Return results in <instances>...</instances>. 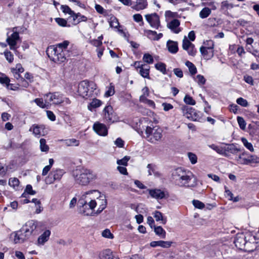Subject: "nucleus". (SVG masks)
Returning a JSON list of instances; mask_svg holds the SVG:
<instances>
[{"label": "nucleus", "instance_id": "f257e3e1", "mask_svg": "<svg viewBox=\"0 0 259 259\" xmlns=\"http://www.w3.org/2000/svg\"><path fill=\"white\" fill-rule=\"evenodd\" d=\"M80 211L84 215H94L100 213L107 206V200L105 195L97 190L83 192L78 200Z\"/></svg>", "mask_w": 259, "mask_h": 259}, {"label": "nucleus", "instance_id": "f03ea898", "mask_svg": "<svg viewBox=\"0 0 259 259\" xmlns=\"http://www.w3.org/2000/svg\"><path fill=\"white\" fill-rule=\"evenodd\" d=\"M69 44L68 41L65 40L56 46H52L48 47L46 51L48 57L55 63L64 62L67 57L69 56V52L67 50Z\"/></svg>", "mask_w": 259, "mask_h": 259}, {"label": "nucleus", "instance_id": "7ed1b4c3", "mask_svg": "<svg viewBox=\"0 0 259 259\" xmlns=\"http://www.w3.org/2000/svg\"><path fill=\"white\" fill-rule=\"evenodd\" d=\"M72 176L75 182L81 186H87L97 179V175L93 170L83 167L73 171Z\"/></svg>", "mask_w": 259, "mask_h": 259}, {"label": "nucleus", "instance_id": "20e7f679", "mask_svg": "<svg viewBox=\"0 0 259 259\" xmlns=\"http://www.w3.org/2000/svg\"><path fill=\"white\" fill-rule=\"evenodd\" d=\"M171 176L176 185L180 187H189L192 186L190 183L193 178V175L189 170L178 167L173 170Z\"/></svg>", "mask_w": 259, "mask_h": 259}, {"label": "nucleus", "instance_id": "39448f33", "mask_svg": "<svg viewBox=\"0 0 259 259\" xmlns=\"http://www.w3.org/2000/svg\"><path fill=\"white\" fill-rule=\"evenodd\" d=\"M96 88L97 85L93 81L84 80L78 83L77 92L79 96L88 99L92 96Z\"/></svg>", "mask_w": 259, "mask_h": 259}, {"label": "nucleus", "instance_id": "423d86ee", "mask_svg": "<svg viewBox=\"0 0 259 259\" xmlns=\"http://www.w3.org/2000/svg\"><path fill=\"white\" fill-rule=\"evenodd\" d=\"M163 130L158 126H147L145 130V138L152 144H156L160 141L163 136Z\"/></svg>", "mask_w": 259, "mask_h": 259}, {"label": "nucleus", "instance_id": "0eeeda50", "mask_svg": "<svg viewBox=\"0 0 259 259\" xmlns=\"http://www.w3.org/2000/svg\"><path fill=\"white\" fill-rule=\"evenodd\" d=\"M44 99L46 102H52L53 104L59 105L64 104L68 105L71 103V101L69 98L65 97L63 94L59 92H55L53 93H49L44 96Z\"/></svg>", "mask_w": 259, "mask_h": 259}, {"label": "nucleus", "instance_id": "6e6552de", "mask_svg": "<svg viewBox=\"0 0 259 259\" xmlns=\"http://www.w3.org/2000/svg\"><path fill=\"white\" fill-rule=\"evenodd\" d=\"M235 159L239 164L251 165L259 163V157L257 156L252 155L246 151L236 156Z\"/></svg>", "mask_w": 259, "mask_h": 259}, {"label": "nucleus", "instance_id": "1a4fd4ad", "mask_svg": "<svg viewBox=\"0 0 259 259\" xmlns=\"http://www.w3.org/2000/svg\"><path fill=\"white\" fill-rule=\"evenodd\" d=\"M145 18L152 28L158 29L160 27V18L156 13L146 14L145 15Z\"/></svg>", "mask_w": 259, "mask_h": 259}, {"label": "nucleus", "instance_id": "9d476101", "mask_svg": "<svg viewBox=\"0 0 259 259\" xmlns=\"http://www.w3.org/2000/svg\"><path fill=\"white\" fill-rule=\"evenodd\" d=\"M64 174L65 171L63 169H56L52 170L46 177L45 179L46 183L51 184L55 181H59Z\"/></svg>", "mask_w": 259, "mask_h": 259}, {"label": "nucleus", "instance_id": "9b49d317", "mask_svg": "<svg viewBox=\"0 0 259 259\" xmlns=\"http://www.w3.org/2000/svg\"><path fill=\"white\" fill-rule=\"evenodd\" d=\"M259 249V241L254 236H250L246 240L244 251L246 252H252Z\"/></svg>", "mask_w": 259, "mask_h": 259}, {"label": "nucleus", "instance_id": "f8f14e48", "mask_svg": "<svg viewBox=\"0 0 259 259\" xmlns=\"http://www.w3.org/2000/svg\"><path fill=\"white\" fill-rule=\"evenodd\" d=\"M183 115L188 119L192 120H196L197 118V114L194 109L192 107L183 105L181 107Z\"/></svg>", "mask_w": 259, "mask_h": 259}, {"label": "nucleus", "instance_id": "ddd939ff", "mask_svg": "<svg viewBox=\"0 0 259 259\" xmlns=\"http://www.w3.org/2000/svg\"><path fill=\"white\" fill-rule=\"evenodd\" d=\"M182 48L187 52L189 55L194 56L196 55L197 51L195 48V46L188 39L186 36L183 38Z\"/></svg>", "mask_w": 259, "mask_h": 259}, {"label": "nucleus", "instance_id": "4468645a", "mask_svg": "<svg viewBox=\"0 0 259 259\" xmlns=\"http://www.w3.org/2000/svg\"><path fill=\"white\" fill-rule=\"evenodd\" d=\"M15 29L16 27L13 28V33L7 38V42L10 46V49L13 50H15L17 40L20 39L19 33L15 30Z\"/></svg>", "mask_w": 259, "mask_h": 259}, {"label": "nucleus", "instance_id": "2eb2a0df", "mask_svg": "<svg viewBox=\"0 0 259 259\" xmlns=\"http://www.w3.org/2000/svg\"><path fill=\"white\" fill-rule=\"evenodd\" d=\"M13 235H14V241L15 243H22L30 237L24 231H22V228L12 234Z\"/></svg>", "mask_w": 259, "mask_h": 259}, {"label": "nucleus", "instance_id": "dca6fc26", "mask_svg": "<svg viewBox=\"0 0 259 259\" xmlns=\"http://www.w3.org/2000/svg\"><path fill=\"white\" fill-rule=\"evenodd\" d=\"M94 131L99 135L106 136L108 134V129L106 126L99 122H96L93 126Z\"/></svg>", "mask_w": 259, "mask_h": 259}, {"label": "nucleus", "instance_id": "f3484780", "mask_svg": "<svg viewBox=\"0 0 259 259\" xmlns=\"http://www.w3.org/2000/svg\"><path fill=\"white\" fill-rule=\"evenodd\" d=\"M246 241V237L243 234H238L236 236L234 243L236 247L239 249L243 250L245 248Z\"/></svg>", "mask_w": 259, "mask_h": 259}, {"label": "nucleus", "instance_id": "a211bd4d", "mask_svg": "<svg viewBox=\"0 0 259 259\" xmlns=\"http://www.w3.org/2000/svg\"><path fill=\"white\" fill-rule=\"evenodd\" d=\"M37 227V222L31 220L27 222L24 226L22 227V231H24L29 236L33 234Z\"/></svg>", "mask_w": 259, "mask_h": 259}, {"label": "nucleus", "instance_id": "6ab92c4d", "mask_svg": "<svg viewBox=\"0 0 259 259\" xmlns=\"http://www.w3.org/2000/svg\"><path fill=\"white\" fill-rule=\"evenodd\" d=\"M180 25V21L178 19H174L167 24V27L174 33H179L181 31Z\"/></svg>", "mask_w": 259, "mask_h": 259}, {"label": "nucleus", "instance_id": "aec40b11", "mask_svg": "<svg viewBox=\"0 0 259 259\" xmlns=\"http://www.w3.org/2000/svg\"><path fill=\"white\" fill-rule=\"evenodd\" d=\"M172 242L163 240L153 241L150 242V245L152 247L160 246L162 248H169L171 246Z\"/></svg>", "mask_w": 259, "mask_h": 259}, {"label": "nucleus", "instance_id": "412c9836", "mask_svg": "<svg viewBox=\"0 0 259 259\" xmlns=\"http://www.w3.org/2000/svg\"><path fill=\"white\" fill-rule=\"evenodd\" d=\"M149 193L152 198L156 199H161L165 197L164 192L160 189L149 190Z\"/></svg>", "mask_w": 259, "mask_h": 259}, {"label": "nucleus", "instance_id": "4be33fe9", "mask_svg": "<svg viewBox=\"0 0 259 259\" xmlns=\"http://www.w3.org/2000/svg\"><path fill=\"white\" fill-rule=\"evenodd\" d=\"M200 52L206 60L210 59L214 55L213 50L208 49L207 48L203 47V46L200 48Z\"/></svg>", "mask_w": 259, "mask_h": 259}, {"label": "nucleus", "instance_id": "5701e85b", "mask_svg": "<svg viewBox=\"0 0 259 259\" xmlns=\"http://www.w3.org/2000/svg\"><path fill=\"white\" fill-rule=\"evenodd\" d=\"M225 154L227 156V152H230L233 154H236L241 151L240 149L238 148L234 144H228L227 146L224 148Z\"/></svg>", "mask_w": 259, "mask_h": 259}, {"label": "nucleus", "instance_id": "b1692460", "mask_svg": "<svg viewBox=\"0 0 259 259\" xmlns=\"http://www.w3.org/2000/svg\"><path fill=\"white\" fill-rule=\"evenodd\" d=\"M166 46L168 51L172 54H176L178 51V45L177 41L168 40Z\"/></svg>", "mask_w": 259, "mask_h": 259}, {"label": "nucleus", "instance_id": "393cba45", "mask_svg": "<svg viewBox=\"0 0 259 259\" xmlns=\"http://www.w3.org/2000/svg\"><path fill=\"white\" fill-rule=\"evenodd\" d=\"M146 0H139L136 2V4L132 6V8L137 11L146 9L147 7Z\"/></svg>", "mask_w": 259, "mask_h": 259}, {"label": "nucleus", "instance_id": "a878e982", "mask_svg": "<svg viewBox=\"0 0 259 259\" xmlns=\"http://www.w3.org/2000/svg\"><path fill=\"white\" fill-rule=\"evenodd\" d=\"M112 108L111 106H107L104 109L103 112L104 114V118L106 121L109 122H113L112 119Z\"/></svg>", "mask_w": 259, "mask_h": 259}, {"label": "nucleus", "instance_id": "bb28decb", "mask_svg": "<svg viewBox=\"0 0 259 259\" xmlns=\"http://www.w3.org/2000/svg\"><path fill=\"white\" fill-rule=\"evenodd\" d=\"M101 259H119L117 256L113 254L110 249L103 250L100 254Z\"/></svg>", "mask_w": 259, "mask_h": 259}, {"label": "nucleus", "instance_id": "cd10ccee", "mask_svg": "<svg viewBox=\"0 0 259 259\" xmlns=\"http://www.w3.org/2000/svg\"><path fill=\"white\" fill-rule=\"evenodd\" d=\"M51 234V232L49 230L45 231L38 238V243L40 244H44L47 241L49 238Z\"/></svg>", "mask_w": 259, "mask_h": 259}, {"label": "nucleus", "instance_id": "c85d7f7f", "mask_svg": "<svg viewBox=\"0 0 259 259\" xmlns=\"http://www.w3.org/2000/svg\"><path fill=\"white\" fill-rule=\"evenodd\" d=\"M150 66L148 65L145 64L139 70V73L143 77L146 78H150L149 71Z\"/></svg>", "mask_w": 259, "mask_h": 259}, {"label": "nucleus", "instance_id": "c756f323", "mask_svg": "<svg viewBox=\"0 0 259 259\" xmlns=\"http://www.w3.org/2000/svg\"><path fill=\"white\" fill-rule=\"evenodd\" d=\"M42 126L37 124H33L29 129L30 132H32L35 136H39L41 135V131L43 130Z\"/></svg>", "mask_w": 259, "mask_h": 259}, {"label": "nucleus", "instance_id": "7c9ffc66", "mask_svg": "<svg viewBox=\"0 0 259 259\" xmlns=\"http://www.w3.org/2000/svg\"><path fill=\"white\" fill-rule=\"evenodd\" d=\"M102 105V101L97 99H94L88 106L89 110L92 111L93 109L97 108Z\"/></svg>", "mask_w": 259, "mask_h": 259}, {"label": "nucleus", "instance_id": "2f4dec72", "mask_svg": "<svg viewBox=\"0 0 259 259\" xmlns=\"http://www.w3.org/2000/svg\"><path fill=\"white\" fill-rule=\"evenodd\" d=\"M62 141L66 146H78L79 144V141L75 139L62 140Z\"/></svg>", "mask_w": 259, "mask_h": 259}, {"label": "nucleus", "instance_id": "473e14b6", "mask_svg": "<svg viewBox=\"0 0 259 259\" xmlns=\"http://www.w3.org/2000/svg\"><path fill=\"white\" fill-rule=\"evenodd\" d=\"M154 232L161 238L164 239L166 237V232L161 226H154Z\"/></svg>", "mask_w": 259, "mask_h": 259}, {"label": "nucleus", "instance_id": "72a5a7b5", "mask_svg": "<svg viewBox=\"0 0 259 259\" xmlns=\"http://www.w3.org/2000/svg\"><path fill=\"white\" fill-rule=\"evenodd\" d=\"M39 148L41 152L47 153L49 151V146L47 144L46 140L41 138L39 140Z\"/></svg>", "mask_w": 259, "mask_h": 259}, {"label": "nucleus", "instance_id": "f704fd0d", "mask_svg": "<svg viewBox=\"0 0 259 259\" xmlns=\"http://www.w3.org/2000/svg\"><path fill=\"white\" fill-rule=\"evenodd\" d=\"M37 106L41 108H48L49 106V102H44L42 98H36L33 101ZM45 101H46L45 100Z\"/></svg>", "mask_w": 259, "mask_h": 259}, {"label": "nucleus", "instance_id": "c9c22d12", "mask_svg": "<svg viewBox=\"0 0 259 259\" xmlns=\"http://www.w3.org/2000/svg\"><path fill=\"white\" fill-rule=\"evenodd\" d=\"M225 195L230 200H232L234 202H238L239 201V197L238 196L233 197V193L229 190L227 189L226 187H225Z\"/></svg>", "mask_w": 259, "mask_h": 259}, {"label": "nucleus", "instance_id": "e433bc0d", "mask_svg": "<svg viewBox=\"0 0 259 259\" xmlns=\"http://www.w3.org/2000/svg\"><path fill=\"white\" fill-rule=\"evenodd\" d=\"M145 34L150 39L156 40L157 32L151 30H145Z\"/></svg>", "mask_w": 259, "mask_h": 259}, {"label": "nucleus", "instance_id": "4c0bfd02", "mask_svg": "<svg viewBox=\"0 0 259 259\" xmlns=\"http://www.w3.org/2000/svg\"><path fill=\"white\" fill-rule=\"evenodd\" d=\"M185 65L189 68V71L191 75H193L196 73L197 69L192 62L187 61L186 62Z\"/></svg>", "mask_w": 259, "mask_h": 259}, {"label": "nucleus", "instance_id": "58836bf2", "mask_svg": "<svg viewBox=\"0 0 259 259\" xmlns=\"http://www.w3.org/2000/svg\"><path fill=\"white\" fill-rule=\"evenodd\" d=\"M241 141L242 142L244 147H245L250 152H253L254 151L252 144L251 143L249 142L245 138H241Z\"/></svg>", "mask_w": 259, "mask_h": 259}, {"label": "nucleus", "instance_id": "ea45409f", "mask_svg": "<svg viewBox=\"0 0 259 259\" xmlns=\"http://www.w3.org/2000/svg\"><path fill=\"white\" fill-rule=\"evenodd\" d=\"M155 67L157 70L160 71L163 74L166 73V65L164 63L161 62L156 63Z\"/></svg>", "mask_w": 259, "mask_h": 259}, {"label": "nucleus", "instance_id": "a19ab883", "mask_svg": "<svg viewBox=\"0 0 259 259\" xmlns=\"http://www.w3.org/2000/svg\"><path fill=\"white\" fill-rule=\"evenodd\" d=\"M154 217L156 221H161L162 223L163 224H165L166 223V219L163 218L162 213L160 211H156L154 213Z\"/></svg>", "mask_w": 259, "mask_h": 259}, {"label": "nucleus", "instance_id": "79ce46f5", "mask_svg": "<svg viewBox=\"0 0 259 259\" xmlns=\"http://www.w3.org/2000/svg\"><path fill=\"white\" fill-rule=\"evenodd\" d=\"M211 13V10L207 7L204 8L200 12L199 16L201 18L207 17Z\"/></svg>", "mask_w": 259, "mask_h": 259}, {"label": "nucleus", "instance_id": "37998d69", "mask_svg": "<svg viewBox=\"0 0 259 259\" xmlns=\"http://www.w3.org/2000/svg\"><path fill=\"white\" fill-rule=\"evenodd\" d=\"M10 80L9 78L5 74H3L2 76L0 77V82L2 84H5L7 88H9L10 86L13 85L12 84H10Z\"/></svg>", "mask_w": 259, "mask_h": 259}, {"label": "nucleus", "instance_id": "c03bdc74", "mask_svg": "<svg viewBox=\"0 0 259 259\" xmlns=\"http://www.w3.org/2000/svg\"><path fill=\"white\" fill-rule=\"evenodd\" d=\"M26 193L30 195H34L36 192L32 190V187L30 185H27L25 189L24 192L22 194V197H26Z\"/></svg>", "mask_w": 259, "mask_h": 259}, {"label": "nucleus", "instance_id": "a18cd8bd", "mask_svg": "<svg viewBox=\"0 0 259 259\" xmlns=\"http://www.w3.org/2000/svg\"><path fill=\"white\" fill-rule=\"evenodd\" d=\"M209 147L218 153L224 155L225 154L224 148L217 146L214 144L209 145Z\"/></svg>", "mask_w": 259, "mask_h": 259}, {"label": "nucleus", "instance_id": "49530a36", "mask_svg": "<svg viewBox=\"0 0 259 259\" xmlns=\"http://www.w3.org/2000/svg\"><path fill=\"white\" fill-rule=\"evenodd\" d=\"M234 5L227 1H224L221 3V9L223 10H227L232 9Z\"/></svg>", "mask_w": 259, "mask_h": 259}, {"label": "nucleus", "instance_id": "de8ad7c7", "mask_svg": "<svg viewBox=\"0 0 259 259\" xmlns=\"http://www.w3.org/2000/svg\"><path fill=\"white\" fill-rule=\"evenodd\" d=\"M130 159V157L128 156H125L121 159H118L117 160V164L120 165H123L125 166L127 165V162Z\"/></svg>", "mask_w": 259, "mask_h": 259}, {"label": "nucleus", "instance_id": "09e8293b", "mask_svg": "<svg viewBox=\"0 0 259 259\" xmlns=\"http://www.w3.org/2000/svg\"><path fill=\"white\" fill-rule=\"evenodd\" d=\"M134 20L139 23L140 26L144 25V21L143 20V17L142 15L140 14H136L133 15V16Z\"/></svg>", "mask_w": 259, "mask_h": 259}, {"label": "nucleus", "instance_id": "8fccbe9b", "mask_svg": "<svg viewBox=\"0 0 259 259\" xmlns=\"http://www.w3.org/2000/svg\"><path fill=\"white\" fill-rule=\"evenodd\" d=\"M9 184L11 187L15 188L19 186V181L17 178H11L9 179Z\"/></svg>", "mask_w": 259, "mask_h": 259}, {"label": "nucleus", "instance_id": "3c124183", "mask_svg": "<svg viewBox=\"0 0 259 259\" xmlns=\"http://www.w3.org/2000/svg\"><path fill=\"white\" fill-rule=\"evenodd\" d=\"M184 101L187 104L194 105L196 104L195 101L193 99L192 97L188 95H186L184 99Z\"/></svg>", "mask_w": 259, "mask_h": 259}, {"label": "nucleus", "instance_id": "603ef678", "mask_svg": "<svg viewBox=\"0 0 259 259\" xmlns=\"http://www.w3.org/2000/svg\"><path fill=\"white\" fill-rule=\"evenodd\" d=\"M143 60L145 62L151 64L153 62V58L149 54H145L144 55Z\"/></svg>", "mask_w": 259, "mask_h": 259}, {"label": "nucleus", "instance_id": "864d4df0", "mask_svg": "<svg viewBox=\"0 0 259 259\" xmlns=\"http://www.w3.org/2000/svg\"><path fill=\"white\" fill-rule=\"evenodd\" d=\"M4 55L6 60L9 62L12 63L14 60V56L12 53L10 51H5L4 52Z\"/></svg>", "mask_w": 259, "mask_h": 259}, {"label": "nucleus", "instance_id": "5fc2aeb1", "mask_svg": "<svg viewBox=\"0 0 259 259\" xmlns=\"http://www.w3.org/2000/svg\"><path fill=\"white\" fill-rule=\"evenodd\" d=\"M192 203L195 207L199 209H202L205 206V205L203 203L198 200H193Z\"/></svg>", "mask_w": 259, "mask_h": 259}, {"label": "nucleus", "instance_id": "6e6d98bb", "mask_svg": "<svg viewBox=\"0 0 259 259\" xmlns=\"http://www.w3.org/2000/svg\"><path fill=\"white\" fill-rule=\"evenodd\" d=\"M236 102L238 104L241 105L242 107H245L248 105L247 100L241 97L238 98L236 100Z\"/></svg>", "mask_w": 259, "mask_h": 259}, {"label": "nucleus", "instance_id": "4d7b16f0", "mask_svg": "<svg viewBox=\"0 0 259 259\" xmlns=\"http://www.w3.org/2000/svg\"><path fill=\"white\" fill-rule=\"evenodd\" d=\"M237 122L241 129L244 130L246 128V123L243 118L238 116Z\"/></svg>", "mask_w": 259, "mask_h": 259}, {"label": "nucleus", "instance_id": "13d9d810", "mask_svg": "<svg viewBox=\"0 0 259 259\" xmlns=\"http://www.w3.org/2000/svg\"><path fill=\"white\" fill-rule=\"evenodd\" d=\"M102 235L104 237L109 239H112L114 237L113 235L111 233L110 231L107 229L102 232Z\"/></svg>", "mask_w": 259, "mask_h": 259}, {"label": "nucleus", "instance_id": "bf43d9fd", "mask_svg": "<svg viewBox=\"0 0 259 259\" xmlns=\"http://www.w3.org/2000/svg\"><path fill=\"white\" fill-rule=\"evenodd\" d=\"M188 156L192 164H195L197 162V157L195 154L189 152L188 153Z\"/></svg>", "mask_w": 259, "mask_h": 259}, {"label": "nucleus", "instance_id": "052dcab7", "mask_svg": "<svg viewBox=\"0 0 259 259\" xmlns=\"http://www.w3.org/2000/svg\"><path fill=\"white\" fill-rule=\"evenodd\" d=\"M61 9L64 13L68 14L69 15L73 12V11L66 5H62L61 6Z\"/></svg>", "mask_w": 259, "mask_h": 259}, {"label": "nucleus", "instance_id": "680f3d73", "mask_svg": "<svg viewBox=\"0 0 259 259\" xmlns=\"http://www.w3.org/2000/svg\"><path fill=\"white\" fill-rule=\"evenodd\" d=\"M55 21L59 25L61 26L64 27L67 26V21L63 18H57L55 19Z\"/></svg>", "mask_w": 259, "mask_h": 259}, {"label": "nucleus", "instance_id": "e2e57ef3", "mask_svg": "<svg viewBox=\"0 0 259 259\" xmlns=\"http://www.w3.org/2000/svg\"><path fill=\"white\" fill-rule=\"evenodd\" d=\"M177 15V13L172 12L170 11H166L165 12V16L166 18H174L176 17Z\"/></svg>", "mask_w": 259, "mask_h": 259}, {"label": "nucleus", "instance_id": "0e129e2a", "mask_svg": "<svg viewBox=\"0 0 259 259\" xmlns=\"http://www.w3.org/2000/svg\"><path fill=\"white\" fill-rule=\"evenodd\" d=\"M114 94V87L113 85L110 84V86L108 87V90L105 93V96L107 97H109L113 95Z\"/></svg>", "mask_w": 259, "mask_h": 259}, {"label": "nucleus", "instance_id": "69168bd1", "mask_svg": "<svg viewBox=\"0 0 259 259\" xmlns=\"http://www.w3.org/2000/svg\"><path fill=\"white\" fill-rule=\"evenodd\" d=\"M90 43L97 48H100L102 45V41H101L100 40H97V39L91 40Z\"/></svg>", "mask_w": 259, "mask_h": 259}, {"label": "nucleus", "instance_id": "338daca9", "mask_svg": "<svg viewBox=\"0 0 259 259\" xmlns=\"http://www.w3.org/2000/svg\"><path fill=\"white\" fill-rule=\"evenodd\" d=\"M24 71V68L22 67L21 64H17L16 65L15 68H13L11 69V71H16L20 73H22Z\"/></svg>", "mask_w": 259, "mask_h": 259}, {"label": "nucleus", "instance_id": "774afa93", "mask_svg": "<svg viewBox=\"0 0 259 259\" xmlns=\"http://www.w3.org/2000/svg\"><path fill=\"white\" fill-rule=\"evenodd\" d=\"M204 45H205V46H203V47L207 48L208 49L213 50L214 42L212 40H207L204 43Z\"/></svg>", "mask_w": 259, "mask_h": 259}]
</instances>
